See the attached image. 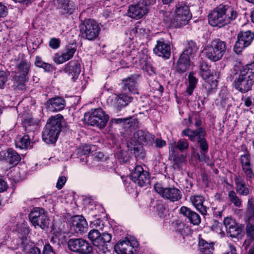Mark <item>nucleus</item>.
I'll list each match as a JSON object with an SVG mask.
<instances>
[{
	"label": "nucleus",
	"mask_w": 254,
	"mask_h": 254,
	"mask_svg": "<svg viewBox=\"0 0 254 254\" xmlns=\"http://www.w3.org/2000/svg\"><path fill=\"white\" fill-rule=\"evenodd\" d=\"M230 76L236 89L242 93L247 92L254 84V62L243 67L235 65L230 70Z\"/></svg>",
	"instance_id": "obj_1"
},
{
	"label": "nucleus",
	"mask_w": 254,
	"mask_h": 254,
	"mask_svg": "<svg viewBox=\"0 0 254 254\" xmlns=\"http://www.w3.org/2000/svg\"><path fill=\"white\" fill-rule=\"evenodd\" d=\"M235 8L228 5H220L209 14L208 22L213 26L222 27L230 24L238 16Z\"/></svg>",
	"instance_id": "obj_2"
},
{
	"label": "nucleus",
	"mask_w": 254,
	"mask_h": 254,
	"mask_svg": "<svg viewBox=\"0 0 254 254\" xmlns=\"http://www.w3.org/2000/svg\"><path fill=\"white\" fill-rule=\"evenodd\" d=\"M63 117L58 114L48 120L43 131V140L48 144L55 143L61 130L62 121Z\"/></svg>",
	"instance_id": "obj_3"
},
{
	"label": "nucleus",
	"mask_w": 254,
	"mask_h": 254,
	"mask_svg": "<svg viewBox=\"0 0 254 254\" xmlns=\"http://www.w3.org/2000/svg\"><path fill=\"white\" fill-rule=\"evenodd\" d=\"M88 238L96 248V251L99 254H110L107 244L111 240L110 234L104 233L101 235L98 230L93 229L88 233Z\"/></svg>",
	"instance_id": "obj_4"
},
{
	"label": "nucleus",
	"mask_w": 254,
	"mask_h": 254,
	"mask_svg": "<svg viewBox=\"0 0 254 254\" xmlns=\"http://www.w3.org/2000/svg\"><path fill=\"white\" fill-rule=\"evenodd\" d=\"M183 135L188 136L190 140L195 142L196 140L201 150V155L198 157L200 161L205 159V154L208 150V145L204 138L205 131L202 127L197 128L195 130L187 128L182 131Z\"/></svg>",
	"instance_id": "obj_5"
},
{
	"label": "nucleus",
	"mask_w": 254,
	"mask_h": 254,
	"mask_svg": "<svg viewBox=\"0 0 254 254\" xmlns=\"http://www.w3.org/2000/svg\"><path fill=\"white\" fill-rule=\"evenodd\" d=\"M226 44L225 42L219 39L213 40L210 44L204 49L206 57L213 62L218 61L222 59L226 50Z\"/></svg>",
	"instance_id": "obj_6"
},
{
	"label": "nucleus",
	"mask_w": 254,
	"mask_h": 254,
	"mask_svg": "<svg viewBox=\"0 0 254 254\" xmlns=\"http://www.w3.org/2000/svg\"><path fill=\"white\" fill-rule=\"evenodd\" d=\"M109 119L108 116L101 108L95 109L91 112L84 115V120L91 126H97L103 128L106 126Z\"/></svg>",
	"instance_id": "obj_7"
},
{
	"label": "nucleus",
	"mask_w": 254,
	"mask_h": 254,
	"mask_svg": "<svg viewBox=\"0 0 254 254\" xmlns=\"http://www.w3.org/2000/svg\"><path fill=\"white\" fill-rule=\"evenodd\" d=\"M80 29L83 38L88 40H94L99 35L100 27L95 20L88 19L82 22Z\"/></svg>",
	"instance_id": "obj_8"
},
{
	"label": "nucleus",
	"mask_w": 254,
	"mask_h": 254,
	"mask_svg": "<svg viewBox=\"0 0 254 254\" xmlns=\"http://www.w3.org/2000/svg\"><path fill=\"white\" fill-rule=\"evenodd\" d=\"M154 189L163 198L171 202L180 200L182 197L181 190L174 187L164 188L161 183L157 182L154 185Z\"/></svg>",
	"instance_id": "obj_9"
},
{
	"label": "nucleus",
	"mask_w": 254,
	"mask_h": 254,
	"mask_svg": "<svg viewBox=\"0 0 254 254\" xmlns=\"http://www.w3.org/2000/svg\"><path fill=\"white\" fill-rule=\"evenodd\" d=\"M154 0H139L136 4L130 5L127 14L132 18L140 19L148 12V6L154 3Z\"/></svg>",
	"instance_id": "obj_10"
},
{
	"label": "nucleus",
	"mask_w": 254,
	"mask_h": 254,
	"mask_svg": "<svg viewBox=\"0 0 254 254\" xmlns=\"http://www.w3.org/2000/svg\"><path fill=\"white\" fill-rule=\"evenodd\" d=\"M175 26L181 27L186 25L191 18L190 8L185 2H178L176 5Z\"/></svg>",
	"instance_id": "obj_11"
},
{
	"label": "nucleus",
	"mask_w": 254,
	"mask_h": 254,
	"mask_svg": "<svg viewBox=\"0 0 254 254\" xmlns=\"http://www.w3.org/2000/svg\"><path fill=\"white\" fill-rule=\"evenodd\" d=\"M29 218L35 227L38 226L44 230L49 227V220L45 210L43 208H34L30 213Z\"/></svg>",
	"instance_id": "obj_12"
},
{
	"label": "nucleus",
	"mask_w": 254,
	"mask_h": 254,
	"mask_svg": "<svg viewBox=\"0 0 254 254\" xmlns=\"http://www.w3.org/2000/svg\"><path fill=\"white\" fill-rule=\"evenodd\" d=\"M254 39V33L250 30L240 31L237 35L234 51L237 54H240L246 47L250 46Z\"/></svg>",
	"instance_id": "obj_13"
},
{
	"label": "nucleus",
	"mask_w": 254,
	"mask_h": 254,
	"mask_svg": "<svg viewBox=\"0 0 254 254\" xmlns=\"http://www.w3.org/2000/svg\"><path fill=\"white\" fill-rule=\"evenodd\" d=\"M68 247L71 251L82 254L89 253L92 250L89 244L82 239H70Z\"/></svg>",
	"instance_id": "obj_14"
},
{
	"label": "nucleus",
	"mask_w": 254,
	"mask_h": 254,
	"mask_svg": "<svg viewBox=\"0 0 254 254\" xmlns=\"http://www.w3.org/2000/svg\"><path fill=\"white\" fill-rule=\"evenodd\" d=\"M131 179L140 187L147 185L150 182L149 174L148 172L144 171L140 165H137L131 173Z\"/></svg>",
	"instance_id": "obj_15"
},
{
	"label": "nucleus",
	"mask_w": 254,
	"mask_h": 254,
	"mask_svg": "<svg viewBox=\"0 0 254 254\" xmlns=\"http://www.w3.org/2000/svg\"><path fill=\"white\" fill-rule=\"evenodd\" d=\"M132 98L127 93L115 94L111 98L110 104L117 111H121L131 102Z\"/></svg>",
	"instance_id": "obj_16"
},
{
	"label": "nucleus",
	"mask_w": 254,
	"mask_h": 254,
	"mask_svg": "<svg viewBox=\"0 0 254 254\" xmlns=\"http://www.w3.org/2000/svg\"><path fill=\"white\" fill-rule=\"evenodd\" d=\"M137 245L136 241L126 240L116 244L114 249L118 254H133Z\"/></svg>",
	"instance_id": "obj_17"
},
{
	"label": "nucleus",
	"mask_w": 254,
	"mask_h": 254,
	"mask_svg": "<svg viewBox=\"0 0 254 254\" xmlns=\"http://www.w3.org/2000/svg\"><path fill=\"white\" fill-rule=\"evenodd\" d=\"M153 52L159 57L168 59L171 56L170 45L163 39H161L157 41L156 45L153 48Z\"/></svg>",
	"instance_id": "obj_18"
},
{
	"label": "nucleus",
	"mask_w": 254,
	"mask_h": 254,
	"mask_svg": "<svg viewBox=\"0 0 254 254\" xmlns=\"http://www.w3.org/2000/svg\"><path fill=\"white\" fill-rule=\"evenodd\" d=\"M70 228L77 234H82L87 231L88 224L82 216H74L71 218Z\"/></svg>",
	"instance_id": "obj_19"
},
{
	"label": "nucleus",
	"mask_w": 254,
	"mask_h": 254,
	"mask_svg": "<svg viewBox=\"0 0 254 254\" xmlns=\"http://www.w3.org/2000/svg\"><path fill=\"white\" fill-rule=\"evenodd\" d=\"M153 138L154 136L148 131L138 130L133 133V137L130 141L140 145L148 144L152 143Z\"/></svg>",
	"instance_id": "obj_20"
},
{
	"label": "nucleus",
	"mask_w": 254,
	"mask_h": 254,
	"mask_svg": "<svg viewBox=\"0 0 254 254\" xmlns=\"http://www.w3.org/2000/svg\"><path fill=\"white\" fill-rule=\"evenodd\" d=\"M227 233L231 237L236 238L240 234L242 229L235 220L226 217L223 221Z\"/></svg>",
	"instance_id": "obj_21"
},
{
	"label": "nucleus",
	"mask_w": 254,
	"mask_h": 254,
	"mask_svg": "<svg viewBox=\"0 0 254 254\" xmlns=\"http://www.w3.org/2000/svg\"><path fill=\"white\" fill-rule=\"evenodd\" d=\"M21 159V156L11 148L0 152V160H4L13 166L17 165Z\"/></svg>",
	"instance_id": "obj_22"
},
{
	"label": "nucleus",
	"mask_w": 254,
	"mask_h": 254,
	"mask_svg": "<svg viewBox=\"0 0 254 254\" xmlns=\"http://www.w3.org/2000/svg\"><path fill=\"white\" fill-rule=\"evenodd\" d=\"M139 75L133 74L122 80L123 89L127 93L128 92L136 93H137V80Z\"/></svg>",
	"instance_id": "obj_23"
},
{
	"label": "nucleus",
	"mask_w": 254,
	"mask_h": 254,
	"mask_svg": "<svg viewBox=\"0 0 254 254\" xmlns=\"http://www.w3.org/2000/svg\"><path fill=\"white\" fill-rule=\"evenodd\" d=\"M190 201L202 215L207 214V207L204 204L205 198L203 195L197 194L191 195L190 197Z\"/></svg>",
	"instance_id": "obj_24"
},
{
	"label": "nucleus",
	"mask_w": 254,
	"mask_h": 254,
	"mask_svg": "<svg viewBox=\"0 0 254 254\" xmlns=\"http://www.w3.org/2000/svg\"><path fill=\"white\" fill-rule=\"evenodd\" d=\"M180 212L187 218L190 222L193 225H198L201 222V218L199 214L190 208L183 206L180 209Z\"/></svg>",
	"instance_id": "obj_25"
},
{
	"label": "nucleus",
	"mask_w": 254,
	"mask_h": 254,
	"mask_svg": "<svg viewBox=\"0 0 254 254\" xmlns=\"http://www.w3.org/2000/svg\"><path fill=\"white\" fill-rule=\"evenodd\" d=\"M46 106L49 111L58 112L64 108L65 101L63 98L59 97L52 98L46 102Z\"/></svg>",
	"instance_id": "obj_26"
},
{
	"label": "nucleus",
	"mask_w": 254,
	"mask_h": 254,
	"mask_svg": "<svg viewBox=\"0 0 254 254\" xmlns=\"http://www.w3.org/2000/svg\"><path fill=\"white\" fill-rule=\"evenodd\" d=\"M64 71L74 80L78 77L80 73V64L78 61H71L65 65Z\"/></svg>",
	"instance_id": "obj_27"
},
{
	"label": "nucleus",
	"mask_w": 254,
	"mask_h": 254,
	"mask_svg": "<svg viewBox=\"0 0 254 254\" xmlns=\"http://www.w3.org/2000/svg\"><path fill=\"white\" fill-rule=\"evenodd\" d=\"M191 59L190 56L182 54L177 62V71L180 73L186 72L190 67Z\"/></svg>",
	"instance_id": "obj_28"
},
{
	"label": "nucleus",
	"mask_w": 254,
	"mask_h": 254,
	"mask_svg": "<svg viewBox=\"0 0 254 254\" xmlns=\"http://www.w3.org/2000/svg\"><path fill=\"white\" fill-rule=\"evenodd\" d=\"M75 3L70 0H61L59 2V8L64 15L72 14L76 8Z\"/></svg>",
	"instance_id": "obj_29"
},
{
	"label": "nucleus",
	"mask_w": 254,
	"mask_h": 254,
	"mask_svg": "<svg viewBox=\"0 0 254 254\" xmlns=\"http://www.w3.org/2000/svg\"><path fill=\"white\" fill-rule=\"evenodd\" d=\"M235 184L236 191L238 193L241 195H247L249 194V189L242 176L238 175L235 177Z\"/></svg>",
	"instance_id": "obj_30"
},
{
	"label": "nucleus",
	"mask_w": 254,
	"mask_h": 254,
	"mask_svg": "<svg viewBox=\"0 0 254 254\" xmlns=\"http://www.w3.org/2000/svg\"><path fill=\"white\" fill-rule=\"evenodd\" d=\"M76 51V49L75 47L68 48L67 51L62 55L56 54L54 58V61L58 64L64 63L71 59Z\"/></svg>",
	"instance_id": "obj_31"
},
{
	"label": "nucleus",
	"mask_w": 254,
	"mask_h": 254,
	"mask_svg": "<svg viewBox=\"0 0 254 254\" xmlns=\"http://www.w3.org/2000/svg\"><path fill=\"white\" fill-rule=\"evenodd\" d=\"M30 64L26 61H22L16 66L18 72L19 73V83H22L26 80V76L30 69Z\"/></svg>",
	"instance_id": "obj_32"
},
{
	"label": "nucleus",
	"mask_w": 254,
	"mask_h": 254,
	"mask_svg": "<svg viewBox=\"0 0 254 254\" xmlns=\"http://www.w3.org/2000/svg\"><path fill=\"white\" fill-rule=\"evenodd\" d=\"M198 251L201 254H212L214 251V243L202 238L199 239Z\"/></svg>",
	"instance_id": "obj_33"
},
{
	"label": "nucleus",
	"mask_w": 254,
	"mask_h": 254,
	"mask_svg": "<svg viewBox=\"0 0 254 254\" xmlns=\"http://www.w3.org/2000/svg\"><path fill=\"white\" fill-rule=\"evenodd\" d=\"M127 147L130 150H133L135 157L138 159H143L145 153L143 147L140 144L133 143L131 141L127 143Z\"/></svg>",
	"instance_id": "obj_34"
},
{
	"label": "nucleus",
	"mask_w": 254,
	"mask_h": 254,
	"mask_svg": "<svg viewBox=\"0 0 254 254\" xmlns=\"http://www.w3.org/2000/svg\"><path fill=\"white\" fill-rule=\"evenodd\" d=\"M175 147L172 145L169 147L170 155L173 157V167L175 169L180 170L182 167L183 163L185 161V157L184 155H176L175 154Z\"/></svg>",
	"instance_id": "obj_35"
},
{
	"label": "nucleus",
	"mask_w": 254,
	"mask_h": 254,
	"mask_svg": "<svg viewBox=\"0 0 254 254\" xmlns=\"http://www.w3.org/2000/svg\"><path fill=\"white\" fill-rule=\"evenodd\" d=\"M198 49L196 43L192 40H190L188 42L186 49L182 54H185L186 56H190V58L193 59L197 53Z\"/></svg>",
	"instance_id": "obj_36"
},
{
	"label": "nucleus",
	"mask_w": 254,
	"mask_h": 254,
	"mask_svg": "<svg viewBox=\"0 0 254 254\" xmlns=\"http://www.w3.org/2000/svg\"><path fill=\"white\" fill-rule=\"evenodd\" d=\"M199 75L203 80H206L213 76L210 72V68L205 62L201 61L199 62Z\"/></svg>",
	"instance_id": "obj_37"
},
{
	"label": "nucleus",
	"mask_w": 254,
	"mask_h": 254,
	"mask_svg": "<svg viewBox=\"0 0 254 254\" xmlns=\"http://www.w3.org/2000/svg\"><path fill=\"white\" fill-rule=\"evenodd\" d=\"M30 143V135H24L17 137L15 140V145L20 149L27 148Z\"/></svg>",
	"instance_id": "obj_38"
},
{
	"label": "nucleus",
	"mask_w": 254,
	"mask_h": 254,
	"mask_svg": "<svg viewBox=\"0 0 254 254\" xmlns=\"http://www.w3.org/2000/svg\"><path fill=\"white\" fill-rule=\"evenodd\" d=\"M23 124L25 130L27 133L34 131L37 129L38 126L36 121L31 118L25 119L23 121Z\"/></svg>",
	"instance_id": "obj_39"
},
{
	"label": "nucleus",
	"mask_w": 254,
	"mask_h": 254,
	"mask_svg": "<svg viewBox=\"0 0 254 254\" xmlns=\"http://www.w3.org/2000/svg\"><path fill=\"white\" fill-rule=\"evenodd\" d=\"M148 32V30L147 29L144 28L140 22H138L135 25L134 28L131 30L130 33L134 35L135 36L142 37Z\"/></svg>",
	"instance_id": "obj_40"
},
{
	"label": "nucleus",
	"mask_w": 254,
	"mask_h": 254,
	"mask_svg": "<svg viewBox=\"0 0 254 254\" xmlns=\"http://www.w3.org/2000/svg\"><path fill=\"white\" fill-rule=\"evenodd\" d=\"M189 85L186 92L189 95H191L197 83V79L194 76V73L190 72L188 76Z\"/></svg>",
	"instance_id": "obj_41"
},
{
	"label": "nucleus",
	"mask_w": 254,
	"mask_h": 254,
	"mask_svg": "<svg viewBox=\"0 0 254 254\" xmlns=\"http://www.w3.org/2000/svg\"><path fill=\"white\" fill-rule=\"evenodd\" d=\"M246 216L249 222L254 223V203L252 200H249L248 206L246 211Z\"/></svg>",
	"instance_id": "obj_42"
},
{
	"label": "nucleus",
	"mask_w": 254,
	"mask_h": 254,
	"mask_svg": "<svg viewBox=\"0 0 254 254\" xmlns=\"http://www.w3.org/2000/svg\"><path fill=\"white\" fill-rule=\"evenodd\" d=\"M8 73L2 64H0V89H3L8 79Z\"/></svg>",
	"instance_id": "obj_43"
},
{
	"label": "nucleus",
	"mask_w": 254,
	"mask_h": 254,
	"mask_svg": "<svg viewBox=\"0 0 254 254\" xmlns=\"http://www.w3.org/2000/svg\"><path fill=\"white\" fill-rule=\"evenodd\" d=\"M173 16V14L169 11L161 10L159 11V16L162 18L166 23H172L175 26L176 22L172 19Z\"/></svg>",
	"instance_id": "obj_44"
},
{
	"label": "nucleus",
	"mask_w": 254,
	"mask_h": 254,
	"mask_svg": "<svg viewBox=\"0 0 254 254\" xmlns=\"http://www.w3.org/2000/svg\"><path fill=\"white\" fill-rule=\"evenodd\" d=\"M228 197L231 202L236 207H240L242 205L241 199L237 195L234 190H230L228 192Z\"/></svg>",
	"instance_id": "obj_45"
},
{
	"label": "nucleus",
	"mask_w": 254,
	"mask_h": 254,
	"mask_svg": "<svg viewBox=\"0 0 254 254\" xmlns=\"http://www.w3.org/2000/svg\"><path fill=\"white\" fill-rule=\"evenodd\" d=\"M188 121L189 122V127H191L192 125L194 124V127H201V126L202 124V121L200 118L196 115H192L191 116H190Z\"/></svg>",
	"instance_id": "obj_46"
},
{
	"label": "nucleus",
	"mask_w": 254,
	"mask_h": 254,
	"mask_svg": "<svg viewBox=\"0 0 254 254\" xmlns=\"http://www.w3.org/2000/svg\"><path fill=\"white\" fill-rule=\"evenodd\" d=\"M207 83L205 85V88L207 90L209 93L213 92L217 86V81L216 79H214L213 76L209 79L206 80Z\"/></svg>",
	"instance_id": "obj_47"
},
{
	"label": "nucleus",
	"mask_w": 254,
	"mask_h": 254,
	"mask_svg": "<svg viewBox=\"0 0 254 254\" xmlns=\"http://www.w3.org/2000/svg\"><path fill=\"white\" fill-rule=\"evenodd\" d=\"M242 170L245 175L247 181H251V180L254 178V173L253 171L252 165H248L242 167Z\"/></svg>",
	"instance_id": "obj_48"
},
{
	"label": "nucleus",
	"mask_w": 254,
	"mask_h": 254,
	"mask_svg": "<svg viewBox=\"0 0 254 254\" xmlns=\"http://www.w3.org/2000/svg\"><path fill=\"white\" fill-rule=\"evenodd\" d=\"M117 156L119 161L123 163H125L129 160V156L128 155L127 152L126 151H120L118 152Z\"/></svg>",
	"instance_id": "obj_49"
},
{
	"label": "nucleus",
	"mask_w": 254,
	"mask_h": 254,
	"mask_svg": "<svg viewBox=\"0 0 254 254\" xmlns=\"http://www.w3.org/2000/svg\"><path fill=\"white\" fill-rule=\"evenodd\" d=\"M246 233L248 237L254 240V225L249 222L246 227Z\"/></svg>",
	"instance_id": "obj_50"
},
{
	"label": "nucleus",
	"mask_w": 254,
	"mask_h": 254,
	"mask_svg": "<svg viewBox=\"0 0 254 254\" xmlns=\"http://www.w3.org/2000/svg\"><path fill=\"white\" fill-rule=\"evenodd\" d=\"M93 147H95V146L92 147L89 145H85L77 149V154L80 155H86L90 154L92 151L91 149Z\"/></svg>",
	"instance_id": "obj_51"
},
{
	"label": "nucleus",
	"mask_w": 254,
	"mask_h": 254,
	"mask_svg": "<svg viewBox=\"0 0 254 254\" xmlns=\"http://www.w3.org/2000/svg\"><path fill=\"white\" fill-rule=\"evenodd\" d=\"M189 147V143L186 140L180 139L177 143L176 148L181 151L186 150Z\"/></svg>",
	"instance_id": "obj_52"
},
{
	"label": "nucleus",
	"mask_w": 254,
	"mask_h": 254,
	"mask_svg": "<svg viewBox=\"0 0 254 254\" xmlns=\"http://www.w3.org/2000/svg\"><path fill=\"white\" fill-rule=\"evenodd\" d=\"M240 161L242 167L251 165L250 163V156L249 154H244L241 155Z\"/></svg>",
	"instance_id": "obj_53"
},
{
	"label": "nucleus",
	"mask_w": 254,
	"mask_h": 254,
	"mask_svg": "<svg viewBox=\"0 0 254 254\" xmlns=\"http://www.w3.org/2000/svg\"><path fill=\"white\" fill-rule=\"evenodd\" d=\"M177 231H178L181 235L184 237L189 233L190 229L188 226L184 224H182L179 225V228L178 229Z\"/></svg>",
	"instance_id": "obj_54"
},
{
	"label": "nucleus",
	"mask_w": 254,
	"mask_h": 254,
	"mask_svg": "<svg viewBox=\"0 0 254 254\" xmlns=\"http://www.w3.org/2000/svg\"><path fill=\"white\" fill-rule=\"evenodd\" d=\"M60 44V41L59 39L52 38L50 41L49 46L51 48L56 49L59 47Z\"/></svg>",
	"instance_id": "obj_55"
},
{
	"label": "nucleus",
	"mask_w": 254,
	"mask_h": 254,
	"mask_svg": "<svg viewBox=\"0 0 254 254\" xmlns=\"http://www.w3.org/2000/svg\"><path fill=\"white\" fill-rule=\"evenodd\" d=\"M156 210L158 212V215L160 217H162V216L163 215L164 212L165 210V208L164 204L162 203L159 202L156 204Z\"/></svg>",
	"instance_id": "obj_56"
},
{
	"label": "nucleus",
	"mask_w": 254,
	"mask_h": 254,
	"mask_svg": "<svg viewBox=\"0 0 254 254\" xmlns=\"http://www.w3.org/2000/svg\"><path fill=\"white\" fill-rule=\"evenodd\" d=\"M43 254H56L53 250L52 246L49 244L47 243L45 245L43 250Z\"/></svg>",
	"instance_id": "obj_57"
},
{
	"label": "nucleus",
	"mask_w": 254,
	"mask_h": 254,
	"mask_svg": "<svg viewBox=\"0 0 254 254\" xmlns=\"http://www.w3.org/2000/svg\"><path fill=\"white\" fill-rule=\"evenodd\" d=\"M66 179L64 176L60 177L58 179V182L56 185V187L59 190L62 189L65 183L66 182Z\"/></svg>",
	"instance_id": "obj_58"
},
{
	"label": "nucleus",
	"mask_w": 254,
	"mask_h": 254,
	"mask_svg": "<svg viewBox=\"0 0 254 254\" xmlns=\"http://www.w3.org/2000/svg\"><path fill=\"white\" fill-rule=\"evenodd\" d=\"M7 14V8L6 7L0 3V18L4 17Z\"/></svg>",
	"instance_id": "obj_59"
},
{
	"label": "nucleus",
	"mask_w": 254,
	"mask_h": 254,
	"mask_svg": "<svg viewBox=\"0 0 254 254\" xmlns=\"http://www.w3.org/2000/svg\"><path fill=\"white\" fill-rule=\"evenodd\" d=\"M41 68H42L45 71L47 72L52 71L54 69V67L53 65L47 63H44Z\"/></svg>",
	"instance_id": "obj_60"
},
{
	"label": "nucleus",
	"mask_w": 254,
	"mask_h": 254,
	"mask_svg": "<svg viewBox=\"0 0 254 254\" xmlns=\"http://www.w3.org/2000/svg\"><path fill=\"white\" fill-rule=\"evenodd\" d=\"M226 254H238L236 248L232 244L229 245V251Z\"/></svg>",
	"instance_id": "obj_61"
},
{
	"label": "nucleus",
	"mask_w": 254,
	"mask_h": 254,
	"mask_svg": "<svg viewBox=\"0 0 254 254\" xmlns=\"http://www.w3.org/2000/svg\"><path fill=\"white\" fill-rule=\"evenodd\" d=\"M244 104L246 107H249L253 105L252 100L250 97H247L242 99Z\"/></svg>",
	"instance_id": "obj_62"
},
{
	"label": "nucleus",
	"mask_w": 254,
	"mask_h": 254,
	"mask_svg": "<svg viewBox=\"0 0 254 254\" xmlns=\"http://www.w3.org/2000/svg\"><path fill=\"white\" fill-rule=\"evenodd\" d=\"M28 254H41L40 249L36 247H33L30 249Z\"/></svg>",
	"instance_id": "obj_63"
},
{
	"label": "nucleus",
	"mask_w": 254,
	"mask_h": 254,
	"mask_svg": "<svg viewBox=\"0 0 254 254\" xmlns=\"http://www.w3.org/2000/svg\"><path fill=\"white\" fill-rule=\"evenodd\" d=\"M155 144L156 146L159 148L162 147L166 145V143L165 140L158 138L156 139Z\"/></svg>",
	"instance_id": "obj_64"
}]
</instances>
